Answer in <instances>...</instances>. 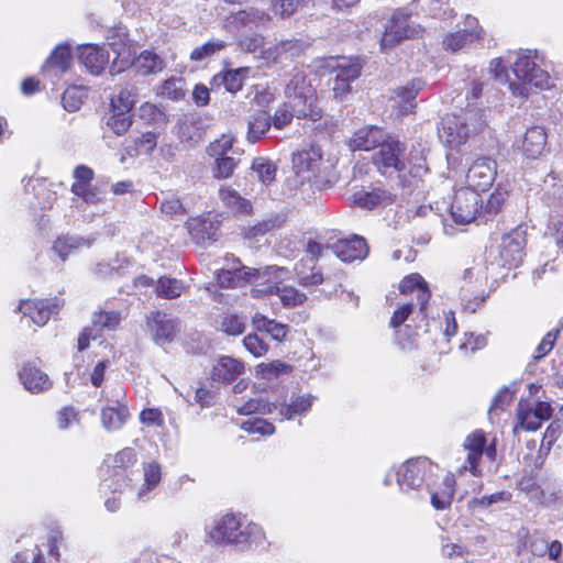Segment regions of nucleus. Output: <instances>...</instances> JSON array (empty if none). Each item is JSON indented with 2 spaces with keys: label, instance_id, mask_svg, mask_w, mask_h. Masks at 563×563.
I'll use <instances>...</instances> for the list:
<instances>
[{
  "label": "nucleus",
  "instance_id": "obj_1",
  "mask_svg": "<svg viewBox=\"0 0 563 563\" xmlns=\"http://www.w3.org/2000/svg\"><path fill=\"white\" fill-rule=\"evenodd\" d=\"M440 467L427 457L410 459L395 470L396 482L400 490L430 494L431 504L438 510L450 507L454 495V478L441 476Z\"/></svg>",
  "mask_w": 563,
  "mask_h": 563
},
{
  "label": "nucleus",
  "instance_id": "obj_2",
  "mask_svg": "<svg viewBox=\"0 0 563 563\" xmlns=\"http://www.w3.org/2000/svg\"><path fill=\"white\" fill-rule=\"evenodd\" d=\"M405 152V144L387 134L373 154L372 163L383 175L398 173L400 177L409 174L413 178H421L428 172L423 150L412 147L408 156Z\"/></svg>",
  "mask_w": 563,
  "mask_h": 563
},
{
  "label": "nucleus",
  "instance_id": "obj_3",
  "mask_svg": "<svg viewBox=\"0 0 563 563\" xmlns=\"http://www.w3.org/2000/svg\"><path fill=\"white\" fill-rule=\"evenodd\" d=\"M206 532L207 541L216 545H234L241 550L257 547L264 539L263 529L258 525L246 522L233 514L214 519Z\"/></svg>",
  "mask_w": 563,
  "mask_h": 563
},
{
  "label": "nucleus",
  "instance_id": "obj_4",
  "mask_svg": "<svg viewBox=\"0 0 563 563\" xmlns=\"http://www.w3.org/2000/svg\"><path fill=\"white\" fill-rule=\"evenodd\" d=\"M485 128L484 111L467 109L461 114H446L441 121L439 137L450 148H459L472 134L481 133Z\"/></svg>",
  "mask_w": 563,
  "mask_h": 563
},
{
  "label": "nucleus",
  "instance_id": "obj_5",
  "mask_svg": "<svg viewBox=\"0 0 563 563\" xmlns=\"http://www.w3.org/2000/svg\"><path fill=\"white\" fill-rule=\"evenodd\" d=\"M537 60H542L538 51L527 49L517 54L511 69L518 82H509L512 95L527 98L531 87L539 89L550 87V75L540 68Z\"/></svg>",
  "mask_w": 563,
  "mask_h": 563
},
{
  "label": "nucleus",
  "instance_id": "obj_6",
  "mask_svg": "<svg viewBox=\"0 0 563 563\" xmlns=\"http://www.w3.org/2000/svg\"><path fill=\"white\" fill-rule=\"evenodd\" d=\"M285 95L288 101L296 104L299 119L308 118L313 121L320 119L321 111L316 106V90L303 71L291 75L286 84Z\"/></svg>",
  "mask_w": 563,
  "mask_h": 563
},
{
  "label": "nucleus",
  "instance_id": "obj_7",
  "mask_svg": "<svg viewBox=\"0 0 563 563\" xmlns=\"http://www.w3.org/2000/svg\"><path fill=\"white\" fill-rule=\"evenodd\" d=\"M467 456L465 463L462 465V470L470 471L474 476H481L482 471L479 468V462L483 454L490 461L496 459V445L495 441L487 444V439L482 430H475L468 434L463 443Z\"/></svg>",
  "mask_w": 563,
  "mask_h": 563
},
{
  "label": "nucleus",
  "instance_id": "obj_8",
  "mask_svg": "<svg viewBox=\"0 0 563 563\" xmlns=\"http://www.w3.org/2000/svg\"><path fill=\"white\" fill-rule=\"evenodd\" d=\"M410 18L411 11L407 8L394 12L380 41L383 48L391 47L405 38L419 34V30L410 21Z\"/></svg>",
  "mask_w": 563,
  "mask_h": 563
},
{
  "label": "nucleus",
  "instance_id": "obj_9",
  "mask_svg": "<svg viewBox=\"0 0 563 563\" xmlns=\"http://www.w3.org/2000/svg\"><path fill=\"white\" fill-rule=\"evenodd\" d=\"M482 208L483 201L478 192L461 188L454 195L451 205V216L454 222L466 224L476 219Z\"/></svg>",
  "mask_w": 563,
  "mask_h": 563
},
{
  "label": "nucleus",
  "instance_id": "obj_10",
  "mask_svg": "<svg viewBox=\"0 0 563 563\" xmlns=\"http://www.w3.org/2000/svg\"><path fill=\"white\" fill-rule=\"evenodd\" d=\"M496 175L497 163L489 157H481L467 170L466 188L475 192L486 191L493 185Z\"/></svg>",
  "mask_w": 563,
  "mask_h": 563
},
{
  "label": "nucleus",
  "instance_id": "obj_11",
  "mask_svg": "<svg viewBox=\"0 0 563 563\" xmlns=\"http://www.w3.org/2000/svg\"><path fill=\"white\" fill-rule=\"evenodd\" d=\"M282 271V268L274 266L266 267L264 272L249 267H243L242 269H227L221 271L217 275V282L219 286L223 288L238 287L242 280L253 282L260 285L261 280H265L266 276L269 277L273 273L276 274Z\"/></svg>",
  "mask_w": 563,
  "mask_h": 563
},
{
  "label": "nucleus",
  "instance_id": "obj_12",
  "mask_svg": "<svg viewBox=\"0 0 563 563\" xmlns=\"http://www.w3.org/2000/svg\"><path fill=\"white\" fill-rule=\"evenodd\" d=\"M147 323L153 332V339L158 345H165L174 341L179 331L178 319L162 311L152 312L151 317L147 318Z\"/></svg>",
  "mask_w": 563,
  "mask_h": 563
},
{
  "label": "nucleus",
  "instance_id": "obj_13",
  "mask_svg": "<svg viewBox=\"0 0 563 563\" xmlns=\"http://www.w3.org/2000/svg\"><path fill=\"white\" fill-rule=\"evenodd\" d=\"M18 310L24 317H29L34 324L43 327L58 312L59 303L49 299H26L20 302Z\"/></svg>",
  "mask_w": 563,
  "mask_h": 563
},
{
  "label": "nucleus",
  "instance_id": "obj_14",
  "mask_svg": "<svg viewBox=\"0 0 563 563\" xmlns=\"http://www.w3.org/2000/svg\"><path fill=\"white\" fill-rule=\"evenodd\" d=\"M465 27L448 34L443 40V46L446 51L457 52L479 40L483 33L478 26V21L474 16H466Z\"/></svg>",
  "mask_w": 563,
  "mask_h": 563
},
{
  "label": "nucleus",
  "instance_id": "obj_15",
  "mask_svg": "<svg viewBox=\"0 0 563 563\" xmlns=\"http://www.w3.org/2000/svg\"><path fill=\"white\" fill-rule=\"evenodd\" d=\"M269 15L258 8H246L230 14L225 19V27L233 33H239L243 29H253L266 24Z\"/></svg>",
  "mask_w": 563,
  "mask_h": 563
},
{
  "label": "nucleus",
  "instance_id": "obj_16",
  "mask_svg": "<svg viewBox=\"0 0 563 563\" xmlns=\"http://www.w3.org/2000/svg\"><path fill=\"white\" fill-rule=\"evenodd\" d=\"M331 250L342 262L351 263L363 261L367 257L369 247L366 240L361 235H352L342 239L331 245Z\"/></svg>",
  "mask_w": 563,
  "mask_h": 563
},
{
  "label": "nucleus",
  "instance_id": "obj_17",
  "mask_svg": "<svg viewBox=\"0 0 563 563\" xmlns=\"http://www.w3.org/2000/svg\"><path fill=\"white\" fill-rule=\"evenodd\" d=\"M525 238L521 232L514 231L501 238L499 245L500 265L504 267L518 266L525 255Z\"/></svg>",
  "mask_w": 563,
  "mask_h": 563
},
{
  "label": "nucleus",
  "instance_id": "obj_18",
  "mask_svg": "<svg viewBox=\"0 0 563 563\" xmlns=\"http://www.w3.org/2000/svg\"><path fill=\"white\" fill-rule=\"evenodd\" d=\"M19 378L24 388L32 394H41L52 387V380L33 362L25 363L19 371Z\"/></svg>",
  "mask_w": 563,
  "mask_h": 563
},
{
  "label": "nucleus",
  "instance_id": "obj_19",
  "mask_svg": "<svg viewBox=\"0 0 563 563\" xmlns=\"http://www.w3.org/2000/svg\"><path fill=\"white\" fill-rule=\"evenodd\" d=\"M321 159L322 153L319 147L311 146L307 150L298 151L292 154V169L295 173L303 174L309 178H316Z\"/></svg>",
  "mask_w": 563,
  "mask_h": 563
},
{
  "label": "nucleus",
  "instance_id": "obj_20",
  "mask_svg": "<svg viewBox=\"0 0 563 563\" xmlns=\"http://www.w3.org/2000/svg\"><path fill=\"white\" fill-rule=\"evenodd\" d=\"M187 230L192 240L198 244L217 240L219 221L207 217H196L187 221Z\"/></svg>",
  "mask_w": 563,
  "mask_h": 563
},
{
  "label": "nucleus",
  "instance_id": "obj_21",
  "mask_svg": "<svg viewBox=\"0 0 563 563\" xmlns=\"http://www.w3.org/2000/svg\"><path fill=\"white\" fill-rule=\"evenodd\" d=\"M387 134L376 125L364 126L353 134L349 145L352 151H372L378 148Z\"/></svg>",
  "mask_w": 563,
  "mask_h": 563
},
{
  "label": "nucleus",
  "instance_id": "obj_22",
  "mask_svg": "<svg viewBox=\"0 0 563 563\" xmlns=\"http://www.w3.org/2000/svg\"><path fill=\"white\" fill-rule=\"evenodd\" d=\"M306 48V43L301 40L290 38L280 41L273 47L263 51V58L274 63L291 60L300 56Z\"/></svg>",
  "mask_w": 563,
  "mask_h": 563
},
{
  "label": "nucleus",
  "instance_id": "obj_23",
  "mask_svg": "<svg viewBox=\"0 0 563 563\" xmlns=\"http://www.w3.org/2000/svg\"><path fill=\"white\" fill-rule=\"evenodd\" d=\"M78 58L92 75H99L109 63V53L103 46L86 44L79 47Z\"/></svg>",
  "mask_w": 563,
  "mask_h": 563
},
{
  "label": "nucleus",
  "instance_id": "obj_24",
  "mask_svg": "<svg viewBox=\"0 0 563 563\" xmlns=\"http://www.w3.org/2000/svg\"><path fill=\"white\" fill-rule=\"evenodd\" d=\"M395 195L384 188L376 187L372 190H358L353 195V202L364 209L373 210L377 207H386L394 202Z\"/></svg>",
  "mask_w": 563,
  "mask_h": 563
},
{
  "label": "nucleus",
  "instance_id": "obj_25",
  "mask_svg": "<svg viewBox=\"0 0 563 563\" xmlns=\"http://www.w3.org/2000/svg\"><path fill=\"white\" fill-rule=\"evenodd\" d=\"M250 70L251 69L249 67H240L219 73L214 75L211 80L212 89L223 87L225 91L236 93L242 89L243 82L245 78H247Z\"/></svg>",
  "mask_w": 563,
  "mask_h": 563
},
{
  "label": "nucleus",
  "instance_id": "obj_26",
  "mask_svg": "<svg viewBox=\"0 0 563 563\" xmlns=\"http://www.w3.org/2000/svg\"><path fill=\"white\" fill-rule=\"evenodd\" d=\"M401 294H416L417 303L420 306V312L423 313L429 302L431 294L428 284L419 274H410L406 276L399 284Z\"/></svg>",
  "mask_w": 563,
  "mask_h": 563
},
{
  "label": "nucleus",
  "instance_id": "obj_27",
  "mask_svg": "<svg viewBox=\"0 0 563 563\" xmlns=\"http://www.w3.org/2000/svg\"><path fill=\"white\" fill-rule=\"evenodd\" d=\"M243 372V363L231 356H221L212 367L211 378L216 382L231 383Z\"/></svg>",
  "mask_w": 563,
  "mask_h": 563
},
{
  "label": "nucleus",
  "instance_id": "obj_28",
  "mask_svg": "<svg viewBox=\"0 0 563 563\" xmlns=\"http://www.w3.org/2000/svg\"><path fill=\"white\" fill-rule=\"evenodd\" d=\"M548 135L543 126L529 128L522 140V151L528 158L539 157L547 147Z\"/></svg>",
  "mask_w": 563,
  "mask_h": 563
},
{
  "label": "nucleus",
  "instance_id": "obj_29",
  "mask_svg": "<svg viewBox=\"0 0 563 563\" xmlns=\"http://www.w3.org/2000/svg\"><path fill=\"white\" fill-rule=\"evenodd\" d=\"M312 401L311 396H298L289 405L275 404V419L284 421L305 415L311 409Z\"/></svg>",
  "mask_w": 563,
  "mask_h": 563
},
{
  "label": "nucleus",
  "instance_id": "obj_30",
  "mask_svg": "<svg viewBox=\"0 0 563 563\" xmlns=\"http://www.w3.org/2000/svg\"><path fill=\"white\" fill-rule=\"evenodd\" d=\"M271 115L265 110H257L249 117L246 140L254 144L258 142L271 129Z\"/></svg>",
  "mask_w": 563,
  "mask_h": 563
},
{
  "label": "nucleus",
  "instance_id": "obj_31",
  "mask_svg": "<svg viewBox=\"0 0 563 563\" xmlns=\"http://www.w3.org/2000/svg\"><path fill=\"white\" fill-rule=\"evenodd\" d=\"M423 87L424 82L421 79H413L395 91V102L401 113H408L415 109L416 103L413 101Z\"/></svg>",
  "mask_w": 563,
  "mask_h": 563
},
{
  "label": "nucleus",
  "instance_id": "obj_32",
  "mask_svg": "<svg viewBox=\"0 0 563 563\" xmlns=\"http://www.w3.org/2000/svg\"><path fill=\"white\" fill-rule=\"evenodd\" d=\"M252 324L256 331L269 334L276 341H283L288 332V327L266 316L256 312L252 317Z\"/></svg>",
  "mask_w": 563,
  "mask_h": 563
},
{
  "label": "nucleus",
  "instance_id": "obj_33",
  "mask_svg": "<svg viewBox=\"0 0 563 563\" xmlns=\"http://www.w3.org/2000/svg\"><path fill=\"white\" fill-rule=\"evenodd\" d=\"M132 67L135 73L146 76L162 71L164 68V60L157 54L144 51L135 58Z\"/></svg>",
  "mask_w": 563,
  "mask_h": 563
},
{
  "label": "nucleus",
  "instance_id": "obj_34",
  "mask_svg": "<svg viewBox=\"0 0 563 563\" xmlns=\"http://www.w3.org/2000/svg\"><path fill=\"white\" fill-rule=\"evenodd\" d=\"M130 417L125 406L106 407L101 410V423L108 431H114L122 428Z\"/></svg>",
  "mask_w": 563,
  "mask_h": 563
},
{
  "label": "nucleus",
  "instance_id": "obj_35",
  "mask_svg": "<svg viewBox=\"0 0 563 563\" xmlns=\"http://www.w3.org/2000/svg\"><path fill=\"white\" fill-rule=\"evenodd\" d=\"M139 97V88L134 84H128L120 88L118 95L111 98V109L130 113Z\"/></svg>",
  "mask_w": 563,
  "mask_h": 563
},
{
  "label": "nucleus",
  "instance_id": "obj_36",
  "mask_svg": "<svg viewBox=\"0 0 563 563\" xmlns=\"http://www.w3.org/2000/svg\"><path fill=\"white\" fill-rule=\"evenodd\" d=\"M121 322V313L115 310H99L93 312L91 327L98 331L101 336L102 331H113Z\"/></svg>",
  "mask_w": 563,
  "mask_h": 563
},
{
  "label": "nucleus",
  "instance_id": "obj_37",
  "mask_svg": "<svg viewBox=\"0 0 563 563\" xmlns=\"http://www.w3.org/2000/svg\"><path fill=\"white\" fill-rule=\"evenodd\" d=\"M71 54L67 44H59L47 57L43 69L56 68L60 73H65L70 67Z\"/></svg>",
  "mask_w": 563,
  "mask_h": 563
},
{
  "label": "nucleus",
  "instance_id": "obj_38",
  "mask_svg": "<svg viewBox=\"0 0 563 563\" xmlns=\"http://www.w3.org/2000/svg\"><path fill=\"white\" fill-rule=\"evenodd\" d=\"M144 483L137 492V497L141 500H145L147 493L154 489L162 479L161 466L156 462H150L144 464Z\"/></svg>",
  "mask_w": 563,
  "mask_h": 563
},
{
  "label": "nucleus",
  "instance_id": "obj_39",
  "mask_svg": "<svg viewBox=\"0 0 563 563\" xmlns=\"http://www.w3.org/2000/svg\"><path fill=\"white\" fill-rule=\"evenodd\" d=\"M511 496V493L507 490H500L482 497H473L467 501V508L472 512H477L499 503H508L510 501Z\"/></svg>",
  "mask_w": 563,
  "mask_h": 563
},
{
  "label": "nucleus",
  "instance_id": "obj_40",
  "mask_svg": "<svg viewBox=\"0 0 563 563\" xmlns=\"http://www.w3.org/2000/svg\"><path fill=\"white\" fill-rule=\"evenodd\" d=\"M262 291L268 294H277L285 306H297L301 305L307 296L303 292H300L294 287H278L276 282H272L265 289Z\"/></svg>",
  "mask_w": 563,
  "mask_h": 563
},
{
  "label": "nucleus",
  "instance_id": "obj_41",
  "mask_svg": "<svg viewBox=\"0 0 563 563\" xmlns=\"http://www.w3.org/2000/svg\"><path fill=\"white\" fill-rule=\"evenodd\" d=\"M333 63L331 68L339 78L354 81L361 75L362 66L356 59L339 57Z\"/></svg>",
  "mask_w": 563,
  "mask_h": 563
},
{
  "label": "nucleus",
  "instance_id": "obj_42",
  "mask_svg": "<svg viewBox=\"0 0 563 563\" xmlns=\"http://www.w3.org/2000/svg\"><path fill=\"white\" fill-rule=\"evenodd\" d=\"M81 246H90V242L80 236H60L54 244L52 250L62 258L66 261L67 256Z\"/></svg>",
  "mask_w": 563,
  "mask_h": 563
},
{
  "label": "nucleus",
  "instance_id": "obj_43",
  "mask_svg": "<svg viewBox=\"0 0 563 563\" xmlns=\"http://www.w3.org/2000/svg\"><path fill=\"white\" fill-rule=\"evenodd\" d=\"M185 289L184 283L176 278L159 277L156 282L155 292L157 297L164 299H175L180 297Z\"/></svg>",
  "mask_w": 563,
  "mask_h": 563
},
{
  "label": "nucleus",
  "instance_id": "obj_44",
  "mask_svg": "<svg viewBox=\"0 0 563 563\" xmlns=\"http://www.w3.org/2000/svg\"><path fill=\"white\" fill-rule=\"evenodd\" d=\"M252 169L256 173L258 180L265 186H269L275 180L277 166L267 158H255L252 163Z\"/></svg>",
  "mask_w": 563,
  "mask_h": 563
},
{
  "label": "nucleus",
  "instance_id": "obj_45",
  "mask_svg": "<svg viewBox=\"0 0 563 563\" xmlns=\"http://www.w3.org/2000/svg\"><path fill=\"white\" fill-rule=\"evenodd\" d=\"M158 93L173 101L181 100L186 96V82L183 78L172 77L161 85Z\"/></svg>",
  "mask_w": 563,
  "mask_h": 563
},
{
  "label": "nucleus",
  "instance_id": "obj_46",
  "mask_svg": "<svg viewBox=\"0 0 563 563\" xmlns=\"http://www.w3.org/2000/svg\"><path fill=\"white\" fill-rule=\"evenodd\" d=\"M294 117L298 118L296 104L286 101L276 109L273 117L271 115V122L275 129L282 130L291 123Z\"/></svg>",
  "mask_w": 563,
  "mask_h": 563
},
{
  "label": "nucleus",
  "instance_id": "obj_47",
  "mask_svg": "<svg viewBox=\"0 0 563 563\" xmlns=\"http://www.w3.org/2000/svg\"><path fill=\"white\" fill-rule=\"evenodd\" d=\"M275 404L269 402L262 398H252L245 401L241 407H238L240 415H271L275 418Z\"/></svg>",
  "mask_w": 563,
  "mask_h": 563
},
{
  "label": "nucleus",
  "instance_id": "obj_48",
  "mask_svg": "<svg viewBox=\"0 0 563 563\" xmlns=\"http://www.w3.org/2000/svg\"><path fill=\"white\" fill-rule=\"evenodd\" d=\"M109 129L117 135H123L132 125V117L129 112L112 109V114L107 121Z\"/></svg>",
  "mask_w": 563,
  "mask_h": 563
},
{
  "label": "nucleus",
  "instance_id": "obj_49",
  "mask_svg": "<svg viewBox=\"0 0 563 563\" xmlns=\"http://www.w3.org/2000/svg\"><path fill=\"white\" fill-rule=\"evenodd\" d=\"M227 46V43L222 40H210L201 46L196 47L190 53V59L196 62H201L208 57L213 56L214 54L221 52Z\"/></svg>",
  "mask_w": 563,
  "mask_h": 563
},
{
  "label": "nucleus",
  "instance_id": "obj_50",
  "mask_svg": "<svg viewBox=\"0 0 563 563\" xmlns=\"http://www.w3.org/2000/svg\"><path fill=\"white\" fill-rule=\"evenodd\" d=\"M139 117L148 124L166 123V114L157 106L145 102L139 108Z\"/></svg>",
  "mask_w": 563,
  "mask_h": 563
},
{
  "label": "nucleus",
  "instance_id": "obj_51",
  "mask_svg": "<svg viewBox=\"0 0 563 563\" xmlns=\"http://www.w3.org/2000/svg\"><path fill=\"white\" fill-rule=\"evenodd\" d=\"M234 137L232 135L223 134L220 139L210 143L207 147V153L209 156L218 158L222 156H228V152L233 151V153H238L233 150Z\"/></svg>",
  "mask_w": 563,
  "mask_h": 563
},
{
  "label": "nucleus",
  "instance_id": "obj_52",
  "mask_svg": "<svg viewBox=\"0 0 563 563\" xmlns=\"http://www.w3.org/2000/svg\"><path fill=\"white\" fill-rule=\"evenodd\" d=\"M291 371V366L276 361L273 363H261L256 366L257 374H261L264 379H272L280 374H287Z\"/></svg>",
  "mask_w": 563,
  "mask_h": 563
},
{
  "label": "nucleus",
  "instance_id": "obj_53",
  "mask_svg": "<svg viewBox=\"0 0 563 563\" xmlns=\"http://www.w3.org/2000/svg\"><path fill=\"white\" fill-rule=\"evenodd\" d=\"M238 166V161L232 156L216 158L213 176L218 179L229 178Z\"/></svg>",
  "mask_w": 563,
  "mask_h": 563
},
{
  "label": "nucleus",
  "instance_id": "obj_54",
  "mask_svg": "<svg viewBox=\"0 0 563 563\" xmlns=\"http://www.w3.org/2000/svg\"><path fill=\"white\" fill-rule=\"evenodd\" d=\"M220 198L228 206L240 212H246L250 203L242 198L235 190L220 189Z\"/></svg>",
  "mask_w": 563,
  "mask_h": 563
},
{
  "label": "nucleus",
  "instance_id": "obj_55",
  "mask_svg": "<svg viewBox=\"0 0 563 563\" xmlns=\"http://www.w3.org/2000/svg\"><path fill=\"white\" fill-rule=\"evenodd\" d=\"M517 417L519 426L527 431H537L541 428L542 421L532 415L531 408H523L520 404Z\"/></svg>",
  "mask_w": 563,
  "mask_h": 563
},
{
  "label": "nucleus",
  "instance_id": "obj_56",
  "mask_svg": "<svg viewBox=\"0 0 563 563\" xmlns=\"http://www.w3.org/2000/svg\"><path fill=\"white\" fill-rule=\"evenodd\" d=\"M507 197V191L497 187L487 199L485 207L482 208L483 212L488 216H495L501 209Z\"/></svg>",
  "mask_w": 563,
  "mask_h": 563
},
{
  "label": "nucleus",
  "instance_id": "obj_57",
  "mask_svg": "<svg viewBox=\"0 0 563 563\" xmlns=\"http://www.w3.org/2000/svg\"><path fill=\"white\" fill-rule=\"evenodd\" d=\"M242 428L250 433H258L262 435H271L275 431L273 423L261 418H254L243 422Z\"/></svg>",
  "mask_w": 563,
  "mask_h": 563
},
{
  "label": "nucleus",
  "instance_id": "obj_58",
  "mask_svg": "<svg viewBox=\"0 0 563 563\" xmlns=\"http://www.w3.org/2000/svg\"><path fill=\"white\" fill-rule=\"evenodd\" d=\"M264 44H265L264 37L257 33L242 36L239 40L240 48L246 53H256V52L261 51V53L263 54Z\"/></svg>",
  "mask_w": 563,
  "mask_h": 563
},
{
  "label": "nucleus",
  "instance_id": "obj_59",
  "mask_svg": "<svg viewBox=\"0 0 563 563\" xmlns=\"http://www.w3.org/2000/svg\"><path fill=\"white\" fill-rule=\"evenodd\" d=\"M221 329L229 335H240L245 330V323L236 314H225L221 322Z\"/></svg>",
  "mask_w": 563,
  "mask_h": 563
},
{
  "label": "nucleus",
  "instance_id": "obj_60",
  "mask_svg": "<svg viewBox=\"0 0 563 563\" xmlns=\"http://www.w3.org/2000/svg\"><path fill=\"white\" fill-rule=\"evenodd\" d=\"M243 344L255 357H261L268 351V345L257 334L246 335L243 340Z\"/></svg>",
  "mask_w": 563,
  "mask_h": 563
},
{
  "label": "nucleus",
  "instance_id": "obj_61",
  "mask_svg": "<svg viewBox=\"0 0 563 563\" xmlns=\"http://www.w3.org/2000/svg\"><path fill=\"white\" fill-rule=\"evenodd\" d=\"M303 0H272V7L275 14L282 18L294 14Z\"/></svg>",
  "mask_w": 563,
  "mask_h": 563
},
{
  "label": "nucleus",
  "instance_id": "obj_62",
  "mask_svg": "<svg viewBox=\"0 0 563 563\" xmlns=\"http://www.w3.org/2000/svg\"><path fill=\"white\" fill-rule=\"evenodd\" d=\"M77 88H68L62 96V103L67 111H76L82 104L81 97L78 96Z\"/></svg>",
  "mask_w": 563,
  "mask_h": 563
},
{
  "label": "nucleus",
  "instance_id": "obj_63",
  "mask_svg": "<svg viewBox=\"0 0 563 563\" xmlns=\"http://www.w3.org/2000/svg\"><path fill=\"white\" fill-rule=\"evenodd\" d=\"M161 210L164 214L170 218L181 216L187 212L181 201L175 197L164 200L161 203Z\"/></svg>",
  "mask_w": 563,
  "mask_h": 563
},
{
  "label": "nucleus",
  "instance_id": "obj_64",
  "mask_svg": "<svg viewBox=\"0 0 563 563\" xmlns=\"http://www.w3.org/2000/svg\"><path fill=\"white\" fill-rule=\"evenodd\" d=\"M179 134L183 140L198 142L201 133L196 129L194 119H185L179 126Z\"/></svg>",
  "mask_w": 563,
  "mask_h": 563
}]
</instances>
